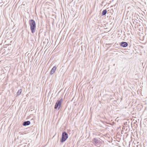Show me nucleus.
<instances>
[{"label": "nucleus", "instance_id": "1", "mask_svg": "<svg viewBox=\"0 0 147 147\" xmlns=\"http://www.w3.org/2000/svg\"><path fill=\"white\" fill-rule=\"evenodd\" d=\"M29 23L31 32L32 33H34L36 30V24L35 21L33 20H30L29 21Z\"/></svg>", "mask_w": 147, "mask_h": 147}, {"label": "nucleus", "instance_id": "2", "mask_svg": "<svg viewBox=\"0 0 147 147\" xmlns=\"http://www.w3.org/2000/svg\"><path fill=\"white\" fill-rule=\"evenodd\" d=\"M68 138L67 134L65 131H63L62 134L61 138L60 141L61 142H65Z\"/></svg>", "mask_w": 147, "mask_h": 147}, {"label": "nucleus", "instance_id": "3", "mask_svg": "<svg viewBox=\"0 0 147 147\" xmlns=\"http://www.w3.org/2000/svg\"><path fill=\"white\" fill-rule=\"evenodd\" d=\"M63 101V99L61 98L59 100H57V102L55 103V106L54 108L55 109H58V110L61 107L62 102Z\"/></svg>", "mask_w": 147, "mask_h": 147}, {"label": "nucleus", "instance_id": "4", "mask_svg": "<svg viewBox=\"0 0 147 147\" xmlns=\"http://www.w3.org/2000/svg\"><path fill=\"white\" fill-rule=\"evenodd\" d=\"M120 45L123 47H126L128 45L127 43L125 42H121Z\"/></svg>", "mask_w": 147, "mask_h": 147}, {"label": "nucleus", "instance_id": "5", "mask_svg": "<svg viewBox=\"0 0 147 147\" xmlns=\"http://www.w3.org/2000/svg\"><path fill=\"white\" fill-rule=\"evenodd\" d=\"M56 69H57V68L56 67V66H54L53 67V68L52 69L50 73V75H52L53 74H54V72H55Z\"/></svg>", "mask_w": 147, "mask_h": 147}, {"label": "nucleus", "instance_id": "6", "mask_svg": "<svg viewBox=\"0 0 147 147\" xmlns=\"http://www.w3.org/2000/svg\"><path fill=\"white\" fill-rule=\"evenodd\" d=\"M30 124V121H25L22 123V125L24 126H26L29 125Z\"/></svg>", "mask_w": 147, "mask_h": 147}, {"label": "nucleus", "instance_id": "7", "mask_svg": "<svg viewBox=\"0 0 147 147\" xmlns=\"http://www.w3.org/2000/svg\"><path fill=\"white\" fill-rule=\"evenodd\" d=\"M99 142V140L96 138H94L92 140V143L94 144H97Z\"/></svg>", "mask_w": 147, "mask_h": 147}, {"label": "nucleus", "instance_id": "8", "mask_svg": "<svg viewBox=\"0 0 147 147\" xmlns=\"http://www.w3.org/2000/svg\"><path fill=\"white\" fill-rule=\"evenodd\" d=\"M107 12V11L106 9H105L104 10H103L102 13V16H104L105 15Z\"/></svg>", "mask_w": 147, "mask_h": 147}, {"label": "nucleus", "instance_id": "9", "mask_svg": "<svg viewBox=\"0 0 147 147\" xmlns=\"http://www.w3.org/2000/svg\"><path fill=\"white\" fill-rule=\"evenodd\" d=\"M22 92V89H20L18 91L16 96L17 97Z\"/></svg>", "mask_w": 147, "mask_h": 147}]
</instances>
